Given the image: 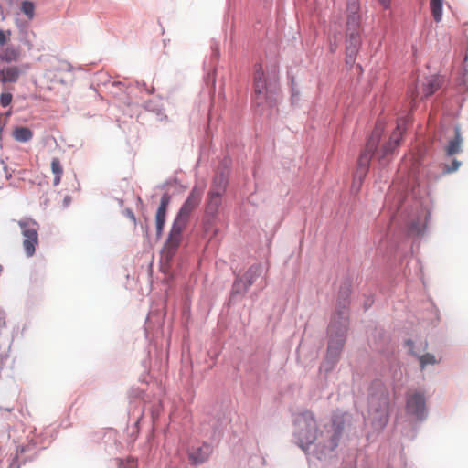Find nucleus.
I'll return each mask as SVG.
<instances>
[{
  "mask_svg": "<svg viewBox=\"0 0 468 468\" xmlns=\"http://www.w3.org/2000/svg\"><path fill=\"white\" fill-rule=\"evenodd\" d=\"M201 197V191L194 187L179 209L162 250L163 258L165 259L167 263L177 252L182 241L183 231L189 221L191 214L199 206Z\"/></svg>",
  "mask_w": 468,
  "mask_h": 468,
  "instance_id": "obj_1",
  "label": "nucleus"
},
{
  "mask_svg": "<svg viewBox=\"0 0 468 468\" xmlns=\"http://www.w3.org/2000/svg\"><path fill=\"white\" fill-rule=\"evenodd\" d=\"M349 306L350 301L348 299H346L343 303L339 302L333 320L329 325L328 331L330 334V341L328 344L325 361L323 364V367L328 365L326 370L332 368L334 364L339 358L343 348L346 340V333L349 325Z\"/></svg>",
  "mask_w": 468,
  "mask_h": 468,
  "instance_id": "obj_2",
  "label": "nucleus"
},
{
  "mask_svg": "<svg viewBox=\"0 0 468 468\" xmlns=\"http://www.w3.org/2000/svg\"><path fill=\"white\" fill-rule=\"evenodd\" d=\"M389 392L381 383H374L368 397V420L372 427L383 430L388 421Z\"/></svg>",
  "mask_w": 468,
  "mask_h": 468,
  "instance_id": "obj_3",
  "label": "nucleus"
},
{
  "mask_svg": "<svg viewBox=\"0 0 468 468\" xmlns=\"http://www.w3.org/2000/svg\"><path fill=\"white\" fill-rule=\"evenodd\" d=\"M294 437L298 445L305 451L317 438V423L310 410L298 413L294 419Z\"/></svg>",
  "mask_w": 468,
  "mask_h": 468,
  "instance_id": "obj_4",
  "label": "nucleus"
},
{
  "mask_svg": "<svg viewBox=\"0 0 468 468\" xmlns=\"http://www.w3.org/2000/svg\"><path fill=\"white\" fill-rule=\"evenodd\" d=\"M384 131V124L381 122H378L376 123L375 129L372 132L371 136L367 142L366 148L364 152L360 154L358 161H357V169H356V175L361 180L364 176H366L370 160L372 157V154L376 150L381 134Z\"/></svg>",
  "mask_w": 468,
  "mask_h": 468,
  "instance_id": "obj_5",
  "label": "nucleus"
},
{
  "mask_svg": "<svg viewBox=\"0 0 468 468\" xmlns=\"http://www.w3.org/2000/svg\"><path fill=\"white\" fill-rule=\"evenodd\" d=\"M406 411L418 420H423L428 415L426 399L423 392L410 390L406 395Z\"/></svg>",
  "mask_w": 468,
  "mask_h": 468,
  "instance_id": "obj_6",
  "label": "nucleus"
},
{
  "mask_svg": "<svg viewBox=\"0 0 468 468\" xmlns=\"http://www.w3.org/2000/svg\"><path fill=\"white\" fill-rule=\"evenodd\" d=\"M24 237L23 247L28 257L33 256L36 246L38 244V224L33 220L19 221Z\"/></svg>",
  "mask_w": 468,
  "mask_h": 468,
  "instance_id": "obj_7",
  "label": "nucleus"
},
{
  "mask_svg": "<svg viewBox=\"0 0 468 468\" xmlns=\"http://www.w3.org/2000/svg\"><path fill=\"white\" fill-rule=\"evenodd\" d=\"M225 181L223 178L219 179V186H213L207 197L206 205V214L210 218H215L218 215V208L221 205V197L225 191Z\"/></svg>",
  "mask_w": 468,
  "mask_h": 468,
  "instance_id": "obj_8",
  "label": "nucleus"
},
{
  "mask_svg": "<svg viewBox=\"0 0 468 468\" xmlns=\"http://www.w3.org/2000/svg\"><path fill=\"white\" fill-rule=\"evenodd\" d=\"M254 90L258 104H261L267 99V88L264 79V71L261 65L257 66L254 73Z\"/></svg>",
  "mask_w": 468,
  "mask_h": 468,
  "instance_id": "obj_9",
  "label": "nucleus"
},
{
  "mask_svg": "<svg viewBox=\"0 0 468 468\" xmlns=\"http://www.w3.org/2000/svg\"><path fill=\"white\" fill-rule=\"evenodd\" d=\"M170 196L165 193L162 196L160 200L159 207L156 211L155 215V224H156V234L158 237L161 236L163 232V229L165 223L166 211L168 205L170 203Z\"/></svg>",
  "mask_w": 468,
  "mask_h": 468,
  "instance_id": "obj_10",
  "label": "nucleus"
},
{
  "mask_svg": "<svg viewBox=\"0 0 468 468\" xmlns=\"http://www.w3.org/2000/svg\"><path fill=\"white\" fill-rule=\"evenodd\" d=\"M405 131L404 123L402 124L400 121L398 122L396 130L392 133V134L389 137V141L383 146V155L382 158H384L386 155L391 154L394 149L399 146L402 134Z\"/></svg>",
  "mask_w": 468,
  "mask_h": 468,
  "instance_id": "obj_11",
  "label": "nucleus"
},
{
  "mask_svg": "<svg viewBox=\"0 0 468 468\" xmlns=\"http://www.w3.org/2000/svg\"><path fill=\"white\" fill-rule=\"evenodd\" d=\"M21 75L17 66H9L0 70V81L3 83L16 82Z\"/></svg>",
  "mask_w": 468,
  "mask_h": 468,
  "instance_id": "obj_12",
  "label": "nucleus"
},
{
  "mask_svg": "<svg viewBox=\"0 0 468 468\" xmlns=\"http://www.w3.org/2000/svg\"><path fill=\"white\" fill-rule=\"evenodd\" d=\"M210 452V446L208 444H203L201 447L193 450L189 454V458L193 463L199 464L207 460Z\"/></svg>",
  "mask_w": 468,
  "mask_h": 468,
  "instance_id": "obj_13",
  "label": "nucleus"
},
{
  "mask_svg": "<svg viewBox=\"0 0 468 468\" xmlns=\"http://www.w3.org/2000/svg\"><path fill=\"white\" fill-rule=\"evenodd\" d=\"M441 85V80L437 76H431L426 79L422 84V97H428L436 92Z\"/></svg>",
  "mask_w": 468,
  "mask_h": 468,
  "instance_id": "obj_14",
  "label": "nucleus"
},
{
  "mask_svg": "<svg viewBox=\"0 0 468 468\" xmlns=\"http://www.w3.org/2000/svg\"><path fill=\"white\" fill-rule=\"evenodd\" d=\"M454 133V138L449 142L445 148L446 154L449 156L460 153L462 148L463 138L459 127H455Z\"/></svg>",
  "mask_w": 468,
  "mask_h": 468,
  "instance_id": "obj_15",
  "label": "nucleus"
},
{
  "mask_svg": "<svg viewBox=\"0 0 468 468\" xmlns=\"http://www.w3.org/2000/svg\"><path fill=\"white\" fill-rule=\"evenodd\" d=\"M342 430V424H333L332 430L327 431L329 441L328 442L324 443L325 448L329 449L330 451H333L335 448L337 447L339 439L341 437Z\"/></svg>",
  "mask_w": 468,
  "mask_h": 468,
  "instance_id": "obj_16",
  "label": "nucleus"
},
{
  "mask_svg": "<svg viewBox=\"0 0 468 468\" xmlns=\"http://www.w3.org/2000/svg\"><path fill=\"white\" fill-rule=\"evenodd\" d=\"M20 51L19 48L13 46L5 48L0 53V60L6 63L16 62L19 59Z\"/></svg>",
  "mask_w": 468,
  "mask_h": 468,
  "instance_id": "obj_17",
  "label": "nucleus"
},
{
  "mask_svg": "<svg viewBox=\"0 0 468 468\" xmlns=\"http://www.w3.org/2000/svg\"><path fill=\"white\" fill-rule=\"evenodd\" d=\"M261 264H254L247 270L242 278L245 281V282H247V285L251 286L256 281V279L261 275Z\"/></svg>",
  "mask_w": 468,
  "mask_h": 468,
  "instance_id": "obj_18",
  "label": "nucleus"
},
{
  "mask_svg": "<svg viewBox=\"0 0 468 468\" xmlns=\"http://www.w3.org/2000/svg\"><path fill=\"white\" fill-rule=\"evenodd\" d=\"M13 137L18 142H28L33 137L32 131L27 127H16L13 131Z\"/></svg>",
  "mask_w": 468,
  "mask_h": 468,
  "instance_id": "obj_19",
  "label": "nucleus"
},
{
  "mask_svg": "<svg viewBox=\"0 0 468 468\" xmlns=\"http://www.w3.org/2000/svg\"><path fill=\"white\" fill-rule=\"evenodd\" d=\"M443 0H431L430 9L435 22L439 23L442 19Z\"/></svg>",
  "mask_w": 468,
  "mask_h": 468,
  "instance_id": "obj_20",
  "label": "nucleus"
},
{
  "mask_svg": "<svg viewBox=\"0 0 468 468\" xmlns=\"http://www.w3.org/2000/svg\"><path fill=\"white\" fill-rule=\"evenodd\" d=\"M51 171L54 174L53 185L58 186L61 181L63 166L60 160L57 157L53 158L51 161Z\"/></svg>",
  "mask_w": 468,
  "mask_h": 468,
  "instance_id": "obj_21",
  "label": "nucleus"
},
{
  "mask_svg": "<svg viewBox=\"0 0 468 468\" xmlns=\"http://www.w3.org/2000/svg\"><path fill=\"white\" fill-rule=\"evenodd\" d=\"M250 287L243 278H237L232 286V294H244Z\"/></svg>",
  "mask_w": 468,
  "mask_h": 468,
  "instance_id": "obj_22",
  "label": "nucleus"
},
{
  "mask_svg": "<svg viewBox=\"0 0 468 468\" xmlns=\"http://www.w3.org/2000/svg\"><path fill=\"white\" fill-rule=\"evenodd\" d=\"M419 361H420L421 369H423L428 365H434V364L439 363L441 361V358L436 359L434 355L427 353L425 355L419 356Z\"/></svg>",
  "mask_w": 468,
  "mask_h": 468,
  "instance_id": "obj_23",
  "label": "nucleus"
},
{
  "mask_svg": "<svg viewBox=\"0 0 468 468\" xmlns=\"http://www.w3.org/2000/svg\"><path fill=\"white\" fill-rule=\"evenodd\" d=\"M21 10L29 19L34 17L35 5L31 1H23L21 4Z\"/></svg>",
  "mask_w": 468,
  "mask_h": 468,
  "instance_id": "obj_24",
  "label": "nucleus"
},
{
  "mask_svg": "<svg viewBox=\"0 0 468 468\" xmlns=\"http://www.w3.org/2000/svg\"><path fill=\"white\" fill-rule=\"evenodd\" d=\"M13 96L10 92H3L0 96V104L2 107H7L12 102Z\"/></svg>",
  "mask_w": 468,
  "mask_h": 468,
  "instance_id": "obj_25",
  "label": "nucleus"
},
{
  "mask_svg": "<svg viewBox=\"0 0 468 468\" xmlns=\"http://www.w3.org/2000/svg\"><path fill=\"white\" fill-rule=\"evenodd\" d=\"M461 165V162H459L458 160L454 159L452 162V165L450 166H447L445 168V171L447 173H452V172H454L456 170H458V168L460 167Z\"/></svg>",
  "mask_w": 468,
  "mask_h": 468,
  "instance_id": "obj_26",
  "label": "nucleus"
},
{
  "mask_svg": "<svg viewBox=\"0 0 468 468\" xmlns=\"http://www.w3.org/2000/svg\"><path fill=\"white\" fill-rule=\"evenodd\" d=\"M7 40V37L3 30H0V46L4 45Z\"/></svg>",
  "mask_w": 468,
  "mask_h": 468,
  "instance_id": "obj_27",
  "label": "nucleus"
},
{
  "mask_svg": "<svg viewBox=\"0 0 468 468\" xmlns=\"http://www.w3.org/2000/svg\"><path fill=\"white\" fill-rule=\"evenodd\" d=\"M378 2L385 9H388L390 6L391 0H378Z\"/></svg>",
  "mask_w": 468,
  "mask_h": 468,
  "instance_id": "obj_28",
  "label": "nucleus"
},
{
  "mask_svg": "<svg viewBox=\"0 0 468 468\" xmlns=\"http://www.w3.org/2000/svg\"><path fill=\"white\" fill-rule=\"evenodd\" d=\"M410 97H411V102L415 101L419 97V92L416 90H412L410 93Z\"/></svg>",
  "mask_w": 468,
  "mask_h": 468,
  "instance_id": "obj_29",
  "label": "nucleus"
},
{
  "mask_svg": "<svg viewBox=\"0 0 468 468\" xmlns=\"http://www.w3.org/2000/svg\"><path fill=\"white\" fill-rule=\"evenodd\" d=\"M3 268H2V265L0 264V272L2 271Z\"/></svg>",
  "mask_w": 468,
  "mask_h": 468,
  "instance_id": "obj_30",
  "label": "nucleus"
}]
</instances>
